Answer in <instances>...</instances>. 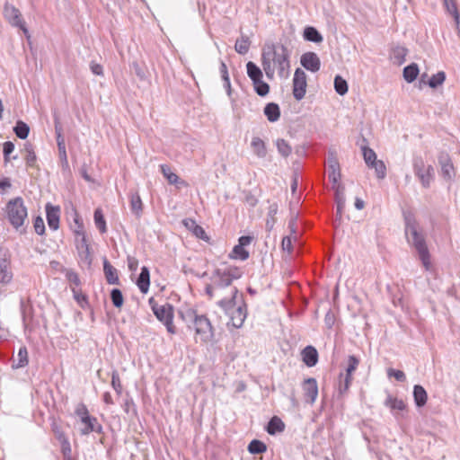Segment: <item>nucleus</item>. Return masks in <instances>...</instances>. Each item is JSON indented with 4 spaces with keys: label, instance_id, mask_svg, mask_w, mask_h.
I'll return each instance as SVG.
<instances>
[{
    "label": "nucleus",
    "instance_id": "nucleus-41",
    "mask_svg": "<svg viewBox=\"0 0 460 460\" xmlns=\"http://www.w3.org/2000/svg\"><path fill=\"white\" fill-rule=\"evenodd\" d=\"M371 169H374L376 172V175L378 179H385L386 176V166L382 160H377L376 163L372 164L368 166Z\"/></svg>",
    "mask_w": 460,
    "mask_h": 460
},
{
    "label": "nucleus",
    "instance_id": "nucleus-47",
    "mask_svg": "<svg viewBox=\"0 0 460 460\" xmlns=\"http://www.w3.org/2000/svg\"><path fill=\"white\" fill-rule=\"evenodd\" d=\"M444 5L448 13H450L456 19L457 23H460L459 22V13L457 11L456 3L455 0H444Z\"/></svg>",
    "mask_w": 460,
    "mask_h": 460
},
{
    "label": "nucleus",
    "instance_id": "nucleus-42",
    "mask_svg": "<svg viewBox=\"0 0 460 460\" xmlns=\"http://www.w3.org/2000/svg\"><path fill=\"white\" fill-rule=\"evenodd\" d=\"M341 380L339 384L338 393L340 396H343L349 389V386L351 385L352 376H345L343 377V375L341 374Z\"/></svg>",
    "mask_w": 460,
    "mask_h": 460
},
{
    "label": "nucleus",
    "instance_id": "nucleus-27",
    "mask_svg": "<svg viewBox=\"0 0 460 460\" xmlns=\"http://www.w3.org/2000/svg\"><path fill=\"white\" fill-rule=\"evenodd\" d=\"M303 37L305 40L314 43H320L323 40L321 33L312 26H307L305 28Z\"/></svg>",
    "mask_w": 460,
    "mask_h": 460
},
{
    "label": "nucleus",
    "instance_id": "nucleus-56",
    "mask_svg": "<svg viewBox=\"0 0 460 460\" xmlns=\"http://www.w3.org/2000/svg\"><path fill=\"white\" fill-rule=\"evenodd\" d=\"M56 139H57V145H58V152H59L60 156L63 159L66 160V144H65L64 137L63 136H57Z\"/></svg>",
    "mask_w": 460,
    "mask_h": 460
},
{
    "label": "nucleus",
    "instance_id": "nucleus-52",
    "mask_svg": "<svg viewBox=\"0 0 460 460\" xmlns=\"http://www.w3.org/2000/svg\"><path fill=\"white\" fill-rule=\"evenodd\" d=\"M33 227H34L35 232L39 235L44 234L45 224H44L43 218L40 216L36 217V218L34 219Z\"/></svg>",
    "mask_w": 460,
    "mask_h": 460
},
{
    "label": "nucleus",
    "instance_id": "nucleus-29",
    "mask_svg": "<svg viewBox=\"0 0 460 460\" xmlns=\"http://www.w3.org/2000/svg\"><path fill=\"white\" fill-rule=\"evenodd\" d=\"M130 208L131 211L139 217L143 210V203L137 192L130 194Z\"/></svg>",
    "mask_w": 460,
    "mask_h": 460
},
{
    "label": "nucleus",
    "instance_id": "nucleus-1",
    "mask_svg": "<svg viewBox=\"0 0 460 460\" xmlns=\"http://www.w3.org/2000/svg\"><path fill=\"white\" fill-rule=\"evenodd\" d=\"M290 53L284 45L270 44L263 48L261 66L269 79H273L275 70L280 78H288L290 75Z\"/></svg>",
    "mask_w": 460,
    "mask_h": 460
},
{
    "label": "nucleus",
    "instance_id": "nucleus-23",
    "mask_svg": "<svg viewBox=\"0 0 460 460\" xmlns=\"http://www.w3.org/2000/svg\"><path fill=\"white\" fill-rule=\"evenodd\" d=\"M263 113L270 122H276L280 118V109L278 103L269 102L263 109Z\"/></svg>",
    "mask_w": 460,
    "mask_h": 460
},
{
    "label": "nucleus",
    "instance_id": "nucleus-45",
    "mask_svg": "<svg viewBox=\"0 0 460 460\" xmlns=\"http://www.w3.org/2000/svg\"><path fill=\"white\" fill-rule=\"evenodd\" d=\"M221 271H223L232 280L240 279L243 274L242 270L234 266H228L223 270L221 269Z\"/></svg>",
    "mask_w": 460,
    "mask_h": 460
},
{
    "label": "nucleus",
    "instance_id": "nucleus-62",
    "mask_svg": "<svg viewBox=\"0 0 460 460\" xmlns=\"http://www.w3.org/2000/svg\"><path fill=\"white\" fill-rule=\"evenodd\" d=\"M252 241V237L249 235H243L238 239V244L241 246H247L249 245Z\"/></svg>",
    "mask_w": 460,
    "mask_h": 460
},
{
    "label": "nucleus",
    "instance_id": "nucleus-53",
    "mask_svg": "<svg viewBox=\"0 0 460 460\" xmlns=\"http://www.w3.org/2000/svg\"><path fill=\"white\" fill-rule=\"evenodd\" d=\"M277 213V207L271 206L268 213V218L266 221V227L268 230H271L275 224V215Z\"/></svg>",
    "mask_w": 460,
    "mask_h": 460
},
{
    "label": "nucleus",
    "instance_id": "nucleus-21",
    "mask_svg": "<svg viewBox=\"0 0 460 460\" xmlns=\"http://www.w3.org/2000/svg\"><path fill=\"white\" fill-rule=\"evenodd\" d=\"M103 271L106 280L111 285H119V279L117 270L109 262L107 259L103 261Z\"/></svg>",
    "mask_w": 460,
    "mask_h": 460
},
{
    "label": "nucleus",
    "instance_id": "nucleus-37",
    "mask_svg": "<svg viewBox=\"0 0 460 460\" xmlns=\"http://www.w3.org/2000/svg\"><path fill=\"white\" fill-rule=\"evenodd\" d=\"M267 450L266 445L258 439H253L250 442L248 445V451L252 454H261L264 453Z\"/></svg>",
    "mask_w": 460,
    "mask_h": 460
},
{
    "label": "nucleus",
    "instance_id": "nucleus-15",
    "mask_svg": "<svg viewBox=\"0 0 460 460\" xmlns=\"http://www.w3.org/2000/svg\"><path fill=\"white\" fill-rule=\"evenodd\" d=\"M212 280L215 284L216 289H218L219 291L228 288V295L230 294V288H234L232 286L233 280L221 271V269H217L213 272Z\"/></svg>",
    "mask_w": 460,
    "mask_h": 460
},
{
    "label": "nucleus",
    "instance_id": "nucleus-57",
    "mask_svg": "<svg viewBox=\"0 0 460 460\" xmlns=\"http://www.w3.org/2000/svg\"><path fill=\"white\" fill-rule=\"evenodd\" d=\"M13 150H14V145L13 142L6 141L4 143L3 153H4V158L5 162H8L10 160L9 155L13 152Z\"/></svg>",
    "mask_w": 460,
    "mask_h": 460
},
{
    "label": "nucleus",
    "instance_id": "nucleus-17",
    "mask_svg": "<svg viewBox=\"0 0 460 460\" xmlns=\"http://www.w3.org/2000/svg\"><path fill=\"white\" fill-rule=\"evenodd\" d=\"M12 279L13 272L11 270V262L5 255L3 257L0 255V283L5 285L10 283Z\"/></svg>",
    "mask_w": 460,
    "mask_h": 460
},
{
    "label": "nucleus",
    "instance_id": "nucleus-31",
    "mask_svg": "<svg viewBox=\"0 0 460 460\" xmlns=\"http://www.w3.org/2000/svg\"><path fill=\"white\" fill-rule=\"evenodd\" d=\"M418 75L419 67L415 63H412L403 68V77L408 83L413 82L417 78Z\"/></svg>",
    "mask_w": 460,
    "mask_h": 460
},
{
    "label": "nucleus",
    "instance_id": "nucleus-7",
    "mask_svg": "<svg viewBox=\"0 0 460 460\" xmlns=\"http://www.w3.org/2000/svg\"><path fill=\"white\" fill-rule=\"evenodd\" d=\"M4 16L12 26L20 28L25 36L30 38L29 31L19 9L6 3L4 6Z\"/></svg>",
    "mask_w": 460,
    "mask_h": 460
},
{
    "label": "nucleus",
    "instance_id": "nucleus-39",
    "mask_svg": "<svg viewBox=\"0 0 460 460\" xmlns=\"http://www.w3.org/2000/svg\"><path fill=\"white\" fill-rule=\"evenodd\" d=\"M334 89L340 95H344L348 93V83L341 75H336L334 78Z\"/></svg>",
    "mask_w": 460,
    "mask_h": 460
},
{
    "label": "nucleus",
    "instance_id": "nucleus-14",
    "mask_svg": "<svg viewBox=\"0 0 460 460\" xmlns=\"http://www.w3.org/2000/svg\"><path fill=\"white\" fill-rule=\"evenodd\" d=\"M47 222L49 227L56 231L59 227V217L60 208L59 207L52 206L50 203L46 205Z\"/></svg>",
    "mask_w": 460,
    "mask_h": 460
},
{
    "label": "nucleus",
    "instance_id": "nucleus-64",
    "mask_svg": "<svg viewBox=\"0 0 460 460\" xmlns=\"http://www.w3.org/2000/svg\"><path fill=\"white\" fill-rule=\"evenodd\" d=\"M25 159H26V163H27V164H28V165H30V166H31V165H33V164H34V163H35V161H36V155L34 154V152H33V151L29 150V151H28V155H27V156H26V158H25Z\"/></svg>",
    "mask_w": 460,
    "mask_h": 460
},
{
    "label": "nucleus",
    "instance_id": "nucleus-6",
    "mask_svg": "<svg viewBox=\"0 0 460 460\" xmlns=\"http://www.w3.org/2000/svg\"><path fill=\"white\" fill-rule=\"evenodd\" d=\"M149 304L151 305L154 314L165 325L167 332L171 334H175L176 328L173 324V306L168 303L158 305L155 303L154 298L149 299Z\"/></svg>",
    "mask_w": 460,
    "mask_h": 460
},
{
    "label": "nucleus",
    "instance_id": "nucleus-34",
    "mask_svg": "<svg viewBox=\"0 0 460 460\" xmlns=\"http://www.w3.org/2000/svg\"><path fill=\"white\" fill-rule=\"evenodd\" d=\"M251 41L248 37L242 36L235 41V51L241 55H244L250 49Z\"/></svg>",
    "mask_w": 460,
    "mask_h": 460
},
{
    "label": "nucleus",
    "instance_id": "nucleus-43",
    "mask_svg": "<svg viewBox=\"0 0 460 460\" xmlns=\"http://www.w3.org/2000/svg\"><path fill=\"white\" fill-rule=\"evenodd\" d=\"M276 146L279 153L284 157H288L292 152L291 146L283 138L278 139L276 142Z\"/></svg>",
    "mask_w": 460,
    "mask_h": 460
},
{
    "label": "nucleus",
    "instance_id": "nucleus-25",
    "mask_svg": "<svg viewBox=\"0 0 460 460\" xmlns=\"http://www.w3.org/2000/svg\"><path fill=\"white\" fill-rule=\"evenodd\" d=\"M285 429V424L280 418L274 416L272 417L267 425V432L270 435H275L280 433Z\"/></svg>",
    "mask_w": 460,
    "mask_h": 460
},
{
    "label": "nucleus",
    "instance_id": "nucleus-33",
    "mask_svg": "<svg viewBox=\"0 0 460 460\" xmlns=\"http://www.w3.org/2000/svg\"><path fill=\"white\" fill-rule=\"evenodd\" d=\"M229 257L235 260L245 261L249 258V252L243 246L236 244L234 246Z\"/></svg>",
    "mask_w": 460,
    "mask_h": 460
},
{
    "label": "nucleus",
    "instance_id": "nucleus-10",
    "mask_svg": "<svg viewBox=\"0 0 460 460\" xmlns=\"http://www.w3.org/2000/svg\"><path fill=\"white\" fill-rule=\"evenodd\" d=\"M384 404L391 410L396 419L403 416L402 411H404L407 407L402 399L394 397L390 394H387Z\"/></svg>",
    "mask_w": 460,
    "mask_h": 460
},
{
    "label": "nucleus",
    "instance_id": "nucleus-49",
    "mask_svg": "<svg viewBox=\"0 0 460 460\" xmlns=\"http://www.w3.org/2000/svg\"><path fill=\"white\" fill-rule=\"evenodd\" d=\"M359 364L358 358L354 356L350 355L348 358V366L346 368V375L347 376H352V373L357 369L358 366Z\"/></svg>",
    "mask_w": 460,
    "mask_h": 460
},
{
    "label": "nucleus",
    "instance_id": "nucleus-50",
    "mask_svg": "<svg viewBox=\"0 0 460 460\" xmlns=\"http://www.w3.org/2000/svg\"><path fill=\"white\" fill-rule=\"evenodd\" d=\"M111 386L116 391L118 395H120L122 393V385L120 383V378L117 370L112 371L111 373Z\"/></svg>",
    "mask_w": 460,
    "mask_h": 460
},
{
    "label": "nucleus",
    "instance_id": "nucleus-58",
    "mask_svg": "<svg viewBox=\"0 0 460 460\" xmlns=\"http://www.w3.org/2000/svg\"><path fill=\"white\" fill-rule=\"evenodd\" d=\"M90 69H91L92 73L95 75H103L102 66L94 61H92L90 63Z\"/></svg>",
    "mask_w": 460,
    "mask_h": 460
},
{
    "label": "nucleus",
    "instance_id": "nucleus-2",
    "mask_svg": "<svg viewBox=\"0 0 460 460\" xmlns=\"http://www.w3.org/2000/svg\"><path fill=\"white\" fill-rule=\"evenodd\" d=\"M403 218L405 224L404 232L407 242L418 252L419 258L424 268L427 270H429L431 268L430 254L420 225L411 212L404 211Z\"/></svg>",
    "mask_w": 460,
    "mask_h": 460
},
{
    "label": "nucleus",
    "instance_id": "nucleus-54",
    "mask_svg": "<svg viewBox=\"0 0 460 460\" xmlns=\"http://www.w3.org/2000/svg\"><path fill=\"white\" fill-rule=\"evenodd\" d=\"M387 376L389 377L394 376L399 382H404L406 380V376L403 371L396 370L394 368L387 369Z\"/></svg>",
    "mask_w": 460,
    "mask_h": 460
},
{
    "label": "nucleus",
    "instance_id": "nucleus-63",
    "mask_svg": "<svg viewBox=\"0 0 460 460\" xmlns=\"http://www.w3.org/2000/svg\"><path fill=\"white\" fill-rule=\"evenodd\" d=\"M206 294L208 296V297L211 299L216 295L218 289H216L215 284L213 285H207L205 288Z\"/></svg>",
    "mask_w": 460,
    "mask_h": 460
},
{
    "label": "nucleus",
    "instance_id": "nucleus-9",
    "mask_svg": "<svg viewBox=\"0 0 460 460\" xmlns=\"http://www.w3.org/2000/svg\"><path fill=\"white\" fill-rule=\"evenodd\" d=\"M306 75L301 68H296L293 78V95L296 101H301L306 93Z\"/></svg>",
    "mask_w": 460,
    "mask_h": 460
},
{
    "label": "nucleus",
    "instance_id": "nucleus-51",
    "mask_svg": "<svg viewBox=\"0 0 460 460\" xmlns=\"http://www.w3.org/2000/svg\"><path fill=\"white\" fill-rule=\"evenodd\" d=\"M407 54V49L403 47H396L393 49V58L399 63L402 64L404 61V58Z\"/></svg>",
    "mask_w": 460,
    "mask_h": 460
},
{
    "label": "nucleus",
    "instance_id": "nucleus-12",
    "mask_svg": "<svg viewBox=\"0 0 460 460\" xmlns=\"http://www.w3.org/2000/svg\"><path fill=\"white\" fill-rule=\"evenodd\" d=\"M303 391L306 402L313 404L318 395V385L316 379L313 377L305 379L303 384Z\"/></svg>",
    "mask_w": 460,
    "mask_h": 460
},
{
    "label": "nucleus",
    "instance_id": "nucleus-32",
    "mask_svg": "<svg viewBox=\"0 0 460 460\" xmlns=\"http://www.w3.org/2000/svg\"><path fill=\"white\" fill-rule=\"evenodd\" d=\"M13 131L20 139H26L30 133V127L25 122L18 120L13 127Z\"/></svg>",
    "mask_w": 460,
    "mask_h": 460
},
{
    "label": "nucleus",
    "instance_id": "nucleus-11",
    "mask_svg": "<svg viewBox=\"0 0 460 460\" xmlns=\"http://www.w3.org/2000/svg\"><path fill=\"white\" fill-rule=\"evenodd\" d=\"M300 63L306 70L315 73L320 70L321 60L316 53L305 52L301 56Z\"/></svg>",
    "mask_w": 460,
    "mask_h": 460
},
{
    "label": "nucleus",
    "instance_id": "nucleus-38",
    "mask_svg": "<svg viewBox=\"0 0 460 460\" xmlns=\"http://www.w3.org/2000/svg\"><path fill=\"white\" fill-rule=\"evenodd\" d=\"M160 170L170 184H176L179 181L178 175L172 172L167 164H161Z\"/></svg>",
    "mask_w": 460,
    "mask_h": 460
},
{
    "label": "nucleus",
    "instance_id": "nucleus-44",
    "mask_svg": "<svg viewBox=\"0 0 460 460\" xmlns=\"http://www.w3.org/2000/svg\"><path fill=\"white\" fill-rule=\"evenodd\" d=\"M446 80V74L443 71H439L433 75L429 80V86L431 88H437L441 85Z\"/></svg>",
    "mask_w": 460,
    "mask_h": 460
},
{
    "label": "nucleus",
    "instance_id": "nucleus-61",
    "mask_svg": "<svg viewBox=\"0 0 460 460\" xmlns=\"http://www.w3.org/2000/svg\"><path fill=\"white\" fill-rule=\"evenodd\" d=\"M282 247L283 250H287L289 252L292 251V241L289 236H285L282 239Z\"/></svg>",
    "mask_w": 460,
    "mask_h": 460
},
{
    "label": "nucleus",
    "instance_id": "nucleus-22",
    "mask_svg": "<svg viewBox=\"0 0 460 460\" xmlns=\"http://www.w3.org/2000/svg\"><path fill=\"white\" fill-rule=\"evenodd\" d=\"M302 357L304 363L309 367L315 366L318 362V352L312 346H307L303 349Z\"/></svg>",
    "mask_w": 460,
    "mask_h": 460
},
{
    "label": "nucleus",
    "instance_id": "nucleus-35",
    "mask_svg": "<svg viewBox=\"0 0 460 460\" xmlns=\"http://www.w3.org/2000/svg\"><path fill=\"white\" fill-rule=\"evenodd\" d=\"M94 224L102 234L106 233L107 226L102 211L100 208L95 209L93 214Z\"/></svg>",
    "mask_w": 460,
    "mask_h": 460
},
{
    "label": "nucleus",
    "instance_id": "nucleus-36",
    "mask_svg": "<svg viewBox=\"0 0 460 460\" xmlns=\"http://www.w3.org/2000/svg\"><path fill=\"white\" fill-rule=\"evenodd\" d=\"M361 149L364 161L367 167L377 161L376 154L373 149L366 146H362Z\"/></svg>",
    "mask_w": 460,
    "mask_h": 460
},
{
    "label": "nucleus",
    "instance_id": "nucleus-13",
    "mask_svg": "<svg viewBox=\"0 0 460 460\" xmlns=\"http://www.w3.org/2000/svg\"><path fill=\"white\" fill-rule=\"evenodd\" d=\"M329 179L337 184L341 179L340 164L333 153H330L327 161Z\"/></svg>",
    "mask_w": 460,
    "mask_h": 460
},
{
    "label": "nucleus",
    "instance_id": "nucleus-24",
    "mask_svg": "<svg viewBox=\"0 0 460 460\" xmlns=\"http://www.w3.org/2000/svg\"><path fill=\"white\" fill-rule=\"evenodd\" d=\"M137 285L142 293H147L150 286V274L147 267H142L140 274L137 280Z\"/></svg>",
    "mask_w": 460,
    "mask_h": 460
},
{
    "label": "nucleus",
    "instance_id": "nucleus-28",
    "mask_svg": "<svg viewBox=\"0 0 460 460\" xmlns=\"http://www.w3.org/2000/svg\"><path fill=\"white\" fill-rule=\"evenodd\" d=\"M28 350L25 346H22L19 349L17 358L14 359L13 367V368H22L28 365Z\"/></svg>",
    "mask_w": 460,
    "mask_h": 460
},
{
    "label": "nucleus",
    "instance_id": "nucleus-20",
    "mask_svg": "<svg viewBox=\"0 0 460 460\" xmlns=\"http://www.w3.org/2000/svg\"><path fill=\"white\" fill-rule=\"evenodd\" d=\"M251 149L254 155L260 159H263L267 156V146L266 143L259 137H253L251 141Z\"/></svg>",
    "mask_w": 460,
    "mask_h": 460
},
{
    "label": "nucleus",
    "instance_id": "nucleus-59",
    "mask_svg": "<svg viewBox=\"0 0 460 460\" xmlns=\"http://www.w3.org/2000/svg\"><path fill=\"white\" fill-rule=\"evenodd\" d=\"M192 233L194 234L195 236H197L199 239H202V240L208 239L203 227L199 225L197 226H195Z\"/></svg>",
    "mask_w": 460,
    "mask_h": 460
},
{
    "label": "nucleus",
    "instance_id": "nucleus-30",
    "mask_svg": "<svg viewBox=\"0 0 460 460\" xmlns=\"http://www.w3.org/2000/svg\"><path fill=\"white\" fill-rule=\"evenodd\" d=\"M335 201L337 204V217L341 219L345 207L344 188L340 185L336 189Z\"/></svg>",
    "mask_w": 460,
    "mask_h": 460
},
{
    "label": "nucleus",
    "instance_id": "nucleus-3",
    "mask_svg": "<svg viewBox=\"0 0 460 460\" xmlns=\"http://www.w3.org/2000/svg\"><path fill=\"white\" fill-rule=\"evenodd\" d=\"M181 318L190 330L195 332V341L208 343L214 338V329L205 314H198L195 310L187 309L180 312Z\"/></svg>",
    "mask_w": 460,
    "mask_h": 460
},
{
    "label": "nucleus",
    "instance_id": "nucleus-48",
    "mask_svg": "<svg viewBox=\"0 0 460 460\" xmlns=\"http://www.w3.org/2000/svg\"><path fill=\"white\" fill-rule=\"evenodd\" d=\"M58 439L61 442L62 453L66 459H70L71 447L68 439L62 434H58Z\"/></svg>",
    "mask_w": 460,
    "mask_h": 460
},
{
    "label": "nucleus",
    "instance_id": "nucleus-40",
    "mask_svg": "<svg viewBox=\"0 0 460 460\" xmlns=\"http://www.w3.org/2000/svg\"><path fill=\"white\" fill-rule=\"evenodd\" d=\"M247 75L250 79L263 77L261 69L252 61L246 64Z\"/></svg>",
    "mask_w": 460,
    "mask_h": 460
},
{
    "label": "nucleus",
    "instance_id": "nucleus-55",
    "mask_svg": "<svg viewBox=\"0 0 460 460\" xmlns=\"http://www.w3.org/2000/svg\"><path fill=\"white\" fill-rule=\"evenodd\" d=\"M254 91L259 96L265 97L270 93V85L263 81L254 88Z\"/></svg>",
    "mask_w": 460,
    "mask_h": 460
},
{
    "label": "nucleus",
    "instance_id": "nucleus-16",
    "mask_svg": "<svg viewBox=\"0 0 460 460\" xmlns=\"http://www.w3.org/2000/svg\"><path fill=\"white\" fill-rule=\"evenodd\" d=\"M81 422L84 424V427L81 429L82 435H88L91 432L101 433L102 430L95 417H91L90 415L83 416Z\"/></svg>",
    "mask_w": 460,
    "mask_h": 460
},
{
    "label": "nucleus",
    "instance_id": "nucleus-19",
    "mask_svg": "<svg viewBox=\"0 0 460 460\" xmlns=\"http://www.w3.org/2000/svg\"><path fill=\"white\" fill-rule=\"evenodd\" d=\"M78 227H79V229L75 231V234L77 235H81L82 236V243H81V246H80L81 251L79 252V256H80L81 260H83L88 265H90L92 263V258H91V254H90V248H89V245L86 243V238H85L84 233L83 231V226L79 225Z\"/></svg>",
    "mask_w": 460,
    "mask_h": 460
},
{
    "label": "nucleus",
    "instance_id": "nucleus-8",
    "mask_svg": "<svg viewBox=\"0 0 460 460\" xmlns=\"http://www.w3.org/2000/svg\"><path fill=\"white\" fill-rule=\"evenodd\" d=\"M413 171L422 186L425 188L429 187L434 172L433 167L431 165L426 167L421 157H415L413 159Z\"/></svg>",
    "mask_w": 460,
    "mask_h": 460
},
{
    "label": "nucleus",
    "instance_id": "nucleus-4",
    "mask_svg": "<svg viewBox=\"0 0 460 460\" xmlns=\"http://www.w3.org/2000/svg\"><path fill=\"white\" fill-rule=\"evenodd\" d=\"M237 295V288H231L229 296L222 297L217 302V305L229 315L232 325L235 328H240L246 318V310L243 305H236Z\"/></svg>",
    "mask_w": 460,
    "mask_h": 460
},
{
    "label": "nucleus",
    "instance_id": "nucleus-60",
    "mask_svg": "<svg viewBox=\"0 0 460 460\" xmlns=\"http://www.w3.org/2000/svg\"><path fill=\"white\" fill-rule=\"evenodd\" d=\"M76 415L80 416L81 420L83 416H89L88 410L84 404H80L75 410Z\"/></svg>",
    "mask_w": 460,
    "mask_h": 460
},
{
    "label": "nucleus",
    "instance_id": "nucleus-46",
    "mask_svg": "<svg viewBox=\"0 0 460 460\" xmlns=\"http://www.w3.org/2000/svg\"><path fill=\"white\" fill-rule=\"evenodd\" d=\"M111 299L113 305L117 308H119L123 305V295L122 292L118 288H113L111 292Z\"/></svg>",
    "mask_w": 460,
    "mask_h": 460
},
{
    "label": "nucleus",
    "instance_id": "nucleus-5",
    "mask_svg": "<svg viewBox=\"0 0 460 460\" xmlns=\"http://www.w3.org/2000/svg\"><path fill=\"white\" fill-rule=\"evenodd\" d=\"M5 212L10 224L19 231L27 218V208L22 198L11 199L5 208Z\"/></svg>",
    "mask_w": 460,
    "mask_h": 460
},
{
    "label": "nucleus",
    "instance_id": "nucleus-18",
    "mask_svg": "<svg viewBox=\"0 0 460 460\" xmlns=\"http://www.w3.org/2000/svg\"><path fill=\"white\" fill-rule=\"evenodd\" d=\"M441 165L442 176L447 180H451L454 176V166L447 154H441L438 158Z\"/></svg>",
    "mask_w": 460,
    "mask_h": 460
},
{
    "label": "nucleus",
    "instance_id": "nucleus-26",
    "mask_svg": "<svg viewBox=\"0 0 460 460\" xmlns=\"http://www.w3.org/2000/svg\"><path fill=\"white\" fill-rule=\"evenodd\" d=\"M413 398L417 407H422L426 404L428 395L426 390L420 385L413 387Z\"/></svg>",
    "mask_w": 460,
    "mask_h": 460
}]
</instances>
